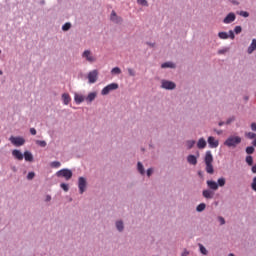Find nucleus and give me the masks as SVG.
<instances>
[{"label":"nucleus","instance_id":"1","mask_svg":"<svg viewBox=\"0 0 256 256\" xmlns=\"http://www.w3.org/2000/svg\"><path fill=\"white\" fill-rule=\"evenodd\" d=\"M204 163H206V172L209 174L214 173V167H213V155L211 151H206V156H204Z\"/></svg>","mask_w":256,"mask_h":256},{"label":"nucleus","instance_id":"2","mask_svg":"<svg viewBox=\"0 0 256 256\" xmlns=\"http://www.w3.org/2000/svg\"><path fill=\"white\" fill-rule=\"evenodd\" d=\"M241 143V138L239 136L236 137H229L224 141V145L228 147H236L238 144Z\"/></svg>","mask_w":256,"mask_h":256},{"label":"nucleus","instance_id":"3","mask_svg":"<svg viewBox=\"0 0 256 256\" xmlns=\"http://www.w3.org/2000/svg\"><path fill=\"white\" fill-rule=\"evenodd\" d=\"M58 177H64L66 180H69L72 178L73 173L69 169H62L56 173Z\"/></svg>","mask_w":256,"mask_h":256},{"label":"nucleus","instance_id":"4","mask_svg":"<svg viewBox=\"0 0 256 256\" xmlns=\"http://www.w3.org/2000/svg\"><path fill=\"white\" fill-rule=\"evenodd\" d=\"M119 88L117 83H112L107 85L101 92L102 95H108L111 91L116 90Z\"/></svg>","mask_w":256,"mask_h":256},{"label":"nucleus","instance_id":"5","mask_svg":"<svg viewBox=\"0 0 256 256\" xmlns=\"http://www.w3.org/2000/svg\"><path fill=\"white\" fill-rule=\"evenodd\" d=\"M10 141L12 144H14L15 146H22L24 143H25V140L24 138L22 137H14V136H11L10 137Z\"/></svg>","mask_w":256,"mask_h":256},{"label":"nucleus","instance_id":"6","mask_svg":"<svg viewBox=\"0 0 256 256\" xmlns=\"http://www.w3.org/2000/svg\"><path fill=\"white\" fill-rule=\"evenodd\" d=\"M82 57L85 58L88 62L93 63L96 61V58L92 55L90 50H85L82 54Z\"/></svg>","mask_w":256,"mask_h":256},{"label":"nucleus","instance_id":"7","mask_svg":"<svg viewBox=\"0 0 256 256\" xmlns=\"http://www.w3.org/2000/svg\"><path fill=\"white\" fill-rule=\"evenodd\" d=\"M86 187H87V181L84 177H80L79 178V191L81 193V195H83L84 191H86Z\"/></svg>","mask_w":256,"mask_h":256},{"label":"nucleus","instance_id":"8","mask_svg":"<svg viewBox=\"0 0 256 256\" xmlns=\"http://www.w3.org/2000/svg\"><path fill=\"white\" fill-rule=\"evenodd\" d=\"M88 79H89V83L93 84L97 81L98 79V71L97 70H93L88 74Z\"/></svg>","mask_w":256,"mask_h":256},{"label":"nucleus","instance_id":"9","mask_svg":"<svg viewBox=\"0 0 256 256\" xmlns=\"http://www.w3.org/2000/svg\"><path fill=\"white\" fill-rule=\"evenodd\" d=\"M208 145L210 146V148H217L219 146V140H217L213 136H210L208 137Z\"/></svg>","mask_w":256,"mask_h":256},{"label":"nucleus","instance_id":"10","mask_svg":"<svg viewBox=\"0 0 256 256\" xmlns=\"http://www.w3.org/2000/svg\"><path fill=\"white\" fill-rule=\"evenodd\" d=\"M162 87L165 88V89H168V90H173V89H175L176 84L174 82H171V81L163 80L162 81Z\"/></svg>","mask_w":256,"mask_h":256},{"label":"nucleus","instance_id":"11","mask_svg":"<svg viewBox=\"0 0 256 256\" xmlns=\"http://www.w3.org/2000/svg\"><path fill=\"white\" fill-rule=\"evenodd\" d=\"M110 19L116 24H119L123 21L121 17L117 16L115 11H112Z\"/></svg>","mask_w":256,"mask_h":256},{"label":"nucleus","instance_id":"12","mask_svg":"<svg viewBox=\"0 0 256 256\" xmlns=\"http://www.w3.org/2000/svg\"><path fill=\"white\" fill-rule=\"evenodd\" d=\"M236 19V16L234 13H230L228 14V16H226V18H224V24H230L232 22H234Z\"/></svg>","mask_w":256,"mask_h":256},{"label":"nucleus","instance_id":"13","mask_svg":"<svg viewBox=\"0 0 256 256\" xmlns=\"http://www.w3.org/2000/svg\"><path fill=\"white\" fill-rule=\"evenodd\" d=\"M206 184H208V187H210V189H212V191H217V189L219 188V185L215 181H212V180H208L206 182Z\"/></svg>","mask_w":256,"mask_h":256},{"label":"nucleus","instance_id":"14","mask_svg":"<svg viewBox=\"0 0 256 256\" xmlns=\"http://www.w3.org/2000/svg\"><path fill=\"white\" fill-rule=\"evenodd\" d=\"M202 195H203V197L205 198V199H213V192L212 191H210V190H204L203 192H202Z\"/></svg>","mask_w":256,"mask_h":256},{"label":"nucleus","instance_id":"15","mask_svg":"<svg viewBox=\"0 0 256 256\" xmlns=\"http://www.w3.org/2000/svg\"><path fill=\"white\" fill-rule=\"evenodd\" d=\"M12 155L18 160H23V154L17 149L12 151Z\"/></svg>","mask_w":256,"mask_h":256},{"label":"nucleus","instance_id":"16","mask_svg":"<svg viewBox=\"0 0 256 256\" xmlns=\"http://www.w3.org/2000/svg\"><path fill=\"white\" fill-rule=\"evenodd\" d=\"M187 161L192 165H196L198 163L197 157L195 155H189L187 157Z\"/></svg>","mask_w":256,"mask_h":256},{"label":"nucleus","instance_id":"17","mask_svg":"<svg viewBox=\"0 0 256 256\" xmlns=\"http://www.w3.org/2000/svg\"><path fill=\"white\" fill-rule=\"evenodd\" d=\"M256 50V39H252V44L248 47V54H252Z\"/></svg>","mask_w":256,"mask_h":256},{"label":"nucleus","instance_id":"18","mask_svg":"<svg viewBox=\"0 0 256 256\" xmlns=\"http://www.w3.org/2000/svg\"><path fill=\"white\" fill-rule=\"evenodd\" d=\"M199 149H204L207 146V142L204 138H200L197 144Z\"/></svg>","mask_w":256,"mask_h":256},{"label":"nucleus","instance_id":"19","mask_svg":"<svg viewBox=\"0 0 256 256\" xmlns=\"http://www.w3.org/2000/svg\"><path fill=\"white\" fill-rule=\"evenodd\" d=\"M74 100L77 104H80L85 100V97L81 94H75Z\"/></svg>","mask_w":256,"mask_h":256},{"label":"nucleus","instance_id":"20","mask_svg":"<svg viewBox=\"0 0 256 256\" xmlns=\"http://www.w3.org/2000/svg\"><path fill=\"white\" fill-rule=\"evenodd\" d=\"M62 99H63V102H64L65 105H68L70 103V101H71V97L67 93H64L62 95Z\"/></svg>","mask_w":256,"mask_h":256},{"label":"nucleus","instance_id":"21","mask_svg":"<svg viewBox=\"0 0 256 256\" xmlns=\"http://www.w3.org/2000/svg\"><path fill=\"white\" fill-rule=\"evenodd\" d=\"M96 96H97V93H96V92H91V93L87 96L86 101L89 102V103H91L93 100H95Z\"/></svg>","mask_w":256,"mask_h":256},{"label":"nucleus","instance_id":"22","mask_svg":"<svg viewBox=\"0 0 256 256\" xmlns=\"http://www.w3.org/2000/svg\"><path fill=\"white\" fill-rule=\"evenodd\" d=\"M24 158L26 161L32 162L33 161V155L29 151H25Z\"/></svg>","mask_w":256,"mask_h":256},{"label":"nucleus","instance_id":"23","mask_svg":"<svg viewBox=\"0 0 256 256\" xmlns=\"http://www.w3.org/2000/svg\"><path fill=\"white\" fill-rule=\"evenodd\" d=\"M205 209H206V204H204V203H200V205H198V207H197V211L199 213H201L202 211H205Z\"/></svg>","mask_w":256,"mask_h":256},{"label":"nucleus","instance_id":"24","mask_svg":"<svg viewBox=\"0 0 256 256\" xmlns=\"http://www.w3.org/2000/svg\"><path fill=\"white\" fill-rule=\"evenodd\" d=\"M116 227H117L118 231H123V229H124L123 222L122 221L116 222Z\"/></svg>","mask_w":256,"mask_h":256},{"label":"nucleus","instance_id":"25","mask_svg":"<svg viewBox=\"0 0 256 256\" xmlns=\"http://www.w3.org/2000/svg\"><path fill=\"white\" fill-rule=\"evenodd\" d=\"M218 37H220V39H228L229 35L226 32H220L218 33Z\"/></svg>","mask_w":256,"mask_h":256},{"label":"nucleus","instance_id":"26","mask_svg":"<svg viewBox=\"0 0 256 256\" xmlns=\"http://www.w3.org/2000/svg\"><path fill=\"white\" fill-rule=\"evenodd\" d=\"M175 65L171 62H166L164 64H162V68H174Z\"/></svg>","mask_w":256,"mask_h":256},{"label":"nucleus","instance_id":"27","mask_svg":"<svg viewBox=\"0 0 256 256\" xmlns=\"http://www.w3.org/2000/svg\"><path fill=\"white\" fill-rule=\"evenodd\" d=\"M225 183H226L225 178L222 177L218 179V187H224Z\"/></svg>","mask_w":256,"mask_h":256},{"label":"nucleus","instance_id":"28","mask_svg":"<svg viewBox=\"0 0 256 256\" xmlns=\"http://www.w3.org/2000/svg\"><path fill=\"white\" fill-rule=\"evenodd\" d=\"M246 163L250 166L253 165V157L251 155L246 156Z\"/></svg>","mask_w":256,"mask_h":256},{"label":"nucleus","instance_id":"29","mask_svg":"<svg viewBox=\"0 0 256 256\" xmlns=\"http://www.w3.org/2000/svg\"><path fill=\"white\" fill-rule=\"evenodd\" d=\"M199 247H200V253L202 255H207L208 251L206 250V248L202 244H199Z\"/></svg>","mask_w":256,"mask_h":256},{"label":"nucleus","instance_id":"30","mask_svg":"<svg viewBox=\"0 0 256 256\" xmlns=\"http://www.w3.org/2000/svg\"><path fill=\"white\" fill-rule=\"evenodd\" d=\"M195 143H196L195 140H189V141H187V147H188V149L193 148L194 145H195Z\"/></svg>","mask_w":256,"mask_h":256},{"label":"nucleus","instance_id":"31","mask_svg":"<svg viewBox=\"0 0 256 256\" xmlns=\"http://www.w3.org/2000/svg\"><path fill=\"white\" fill-rule=\"evenodd\" d=\"M255 152V148L253 146L246 147V153L253 154Z\"/></svg>","mask_w":256,"mask_h":256},{"label":"nucleus","instance_id":"32","mask_svg":"<svg viewBox=\"0 0 256 256\" xmlns=\"http://www.w3.org/2000/svg\"><path fill=\"white\" fill-rule=\"evenodd\" d=\"M111 73L119 75L121 74V69L119 67H115L112 69Z\"/></svg>","mask_w":256,"mask_h":256},{"label":"nucleus","instance_id":"33","mask_svg":"<svg viewBox=\"0 0 256 256\" xmlns=\"http://www.w3.org/2000/svg\"><path fill=\"white\" fill-rule=\"evenodd\" d=\"M246 137H248V139H254L256 138V133L248 132L246 133Z\"/></svg>","mask_w":256,"mask_h":256},{"label":"nucleus","instance_id":"34","mask_svg":"<svg viewBox=\"0 0 256 256\" xmlns=\"http://www.w3.org/2000/svg\"><path fill=\"white\" fill-rule=\"evenodd\" d=\"M137 2H138V4H140V5H142V6H146V7L149 6L147 0H137Z\"/></svg>","mask_w":256,"mask_h":256},{"label":"nucleus","instance_id":"35","mask_svg":"<svg viewBox=\"0 0 256 256\" xmlns=\"http://www.w3.org/2000/svg\"><path fill=\"white\" fill-rule=\"evenodd\" d=\"M61 166V163L59 161H54L51 163V167L53 168H59Z\"/></svg>","mask_w":256,"mask_h":256},{"label":"nucleus","instance_id":"36","mask_svg":"<svg viewBox=\"0 0 256 256\" xmlns=\"http://www.w3.org/2000/svg\"><path fill=\"white\" fill-rule=\"evenodd\" d=\"M138 170L141 174L145 173L144 167L141 162L138 163Z\"/></svg>","mask_w":256,"mask_h":256},{"label":"nucleus","instance_id":"37","mask_svg":"<svg viewBox=\"0 0 256 256\" xmlns=\"http://www.w3.org/2000/svg\"><path fill=\"white\" fill-rule=\"evenodd\" d=\"M36 144H38L41 147H45L47 145V143L45 141H43V140H37Z\"/></svg>","mask_w":256,"mask_h":256},{"label":"nucleus","instance_id":"38","mask_svg":"<svg viewBox=\"0 0 256 256\" xmlns=\"http://www.w3.org/2000/svg\"><path fill=\"white\" fill-rule=\"evenodd\" d=\"M241 32H242V27L241 26H236V28H234V33L240 34Z\"/></svg>","mask_w":256,"mask_h":256},{"label":"nucleus","instance_id":"39","mask_svg":"<svg viewBox=\"0 0 256 256\" xmlns=\"http://www.w3.org/2000/svg\"><path fill=\"white\" fill-rule=\"evenodd\" d=\"M70 28H71V24H70V23H66V24L62 27L63 31H68Z\"/></svg>","mask_w":256,"mask_h":256},{"label":"nucleus","instance_id":"40","mask_svg":"<svg viewBox=\"0 0 256 256\" xmlns=\"http://www.w3.org/2000/svg\"><path fill=\"white\" fill-rule=\"evenodd\" d=\"M252 191H256V177H254V179H252Z\"/></svg>","mask_w":256,"mask_h":256},{"label":"nucleus","instance_id":"41","mask_svg":"<svg viewBox=\"0 0 256 256\" xmlns=\"http://www.w3.org/2000/svg\"><path fill=\"white\" fill-rule=\"evenodd\" d=\"M61 188L64 190V191H69V187H68V185L67 184H65V183H62L61 184Z\"/></svg>","mask_w":256,"mask_h":256},{"label":"nucleus","instance_id":"42","mask_svg":"<svg viewBox=\"0 0 256 256\" xmlns=\"http://www.w3.org/2000/svg\"><path fill=\"white\" fill-rule=\"evenodd\" d=\"M35 177V173L34 172H29V174L27 175V178L29 180L33 179Z\"/></svg>","mask_w":256,"mask_h":256},{"label":"nucleus","instance_id":"43","mask_svg":"<svg viewBox=\"0 0 256 256\" xmlns=\"http://www.w3.org/2000/svg\"><path fill=\"white\" fill-rule=\"evenodd\" d=\"M218 221H220V225H225V219L222 216L218 217Z\"/></svg>","mask_w":256,"mask_h":256},{"label":"nucleus","instance_id":"44","mask_svg":"<svg viewBox=\"0 0 256 256\" xmlns=\"http://www.w3.org/2000/svg\"><path fill=\"white\" fill-rule=\"evenodd\" d=\"M228 34H230L228 37H230V39H235V34L232 30H230V32H228Z\"/></svg>","mask_w":256,"mask_h":256},{"label":"nucleus","instance_id":"45","mask_svg":"<svg viewBox=\"0 0 256 256\" xmlns=\"http://www.w3.org/2000/svg\"><path fill=\"white\" fill-rule=\"evenodd\" d=\"M128 72H129L130 76H135L136 75L135 71L131 68L128 69Z\"/></svg>","mask_w":256,"mask_h":256},{"label":"nucleus","instance_id":"46","mask_svg":"<svg viewBox=\"0 0 256 256\" xmlns=\"http://www.w3.org/2000/svg\"><path fill=\"white\" fill-rule=\"evenodd\" d=\"M240 15H242L243 17H249V13L248 12H245V11H242L240 12Z\"/></svg>","mask_w":256,"mask_h":256},{"label":"nucleus","instance_id":"47","mask_svg":"<svg viewBox=\"0 0 256 256\" xmlns=\"http://www.w3.org/2000/svg\"><path fill=\"white\" fill-rule=\"evenodd\" d=\"M234 120H235V117H230V118H228V120H226V124H230Z\"/></svg>","mask_w":256,"mask_h":256},{"label":"nucleus","instance_id":"48","mask_svg":"<svg viewBox=\"0 0 256 256\" xmlns=\"http://www.w3.org/2000/svg\"><path fill=\"white\" fill-rule=\"evenodd\" d=\"M30 133H31L32 135H36L37 131H36L35 128H31V129H30Z\"/></svg>","mask_w":256,"mask_h":256},{"label":"nucleus","instance_id":"49","mask_svg":"<svg viewBox=\"0 0 256 256\" xmlns=\"http://www.w3.org/2000/svg\"><path fill=\"white\" fill-rule=\"evenodd\" d=\"M250 128H252V131H256V123H252V125H250Z\"/></svg>","mask_w":256,"mask_h":256},{"label":"nucleus","instance_id":"50","mask_svg":"<svg viewBox=\"0 0 256 256\" xmlns=\"http://www.w3.org/2000/svg\"><path fill=\"white\" fill-rule=\"evenodd\" d=\"M152 173H153V169H152V168H150V169L147 170V175H148L149 177L151 176Z\"/></svg>","mask_w":256,"mask_h":256},{"label":"nucleus","instance_id":"51","mask_svg":"<svg viewBox=\"0 0 256 256\" xmlns=\"http://www.w3.org/2000/svg\"><path fill=\"white\" fill-rule=\"evenodd\" d=\"M190 254V252L188 250H184V252L182 253V256H188Z\"/></svg>","mask_w":256,"mask_h":256},{"label":"nucleus","instance_id":"52","mask_svg":"<svg viewBox=\"0 0 256 256\" xmlns=\"http://www.w3.org/2000/svg\"><path fill=\"white\" fill-rule=\"evenodd\" d=\"M252 173H256V164L252 166Z\"/></svg>","mask_w":256,"mask_h":256},{"label":"nucleus","instance_id":"53","mask_svg":"<svg viewBox=\"0 0 256 256\" xmlns=\"http://www.w3.org/2000/svg\"><path fill=\"white\" fill-rule=\"evenodd\" d=\"M226 51L225 50H220L218 51V54H224Z\"/></svg>","mask_w":256,"mask_h":256},{"label":"nucleus","instance_id":"54","mask_svg":"<svg viewBox=\"0 0 256 256\" xmlns=\"http://www.w3.org/2000/svg\"><path fill=\"white\" fill-rule=\"evenodd\" d=\"M252 145H254V147H256V139L254 141H252Z\"/></svg>","mask_w":256,"mask_h":256},{"label":"nucleus","instance_id":"55","mask_svg":"<svg viewBox=\"0 0 256 256\" xmlns=\"http://www.w3.org/2000/svg\"><path fill=\"white\" fill-rule=\"evenodd\" d=\"M46 201H51V196H47Z\"/></svg>","mask_w":256,"mask_h":256},{"label":"nucleus","instance_id":"56","mask_svg":"<svg viewBox=\"0 0 256 256\" xmlns=\"http://www.w3.org/2000/svg\"><path fill=\"white\" fill-rule=\"evenodd\" d=\"M218 125L222 126V125H224V122H220V123H218Z\"/></svg>","mask_w":256,"mask_h":256},{"label":"nucleus","instance_id":"57","mask_svg":"<svg viewBox=\"0 0 256 256\" xmlns=\"http://www.w3.org/2000/svg\"><path fill=\"white\" fill-rule=\"evenodd\" d=\"M228 256H235L234 254H232V253H230V254H228Z\"/></svg>","mask_w":256,"mask_h":256},{"label":"nucleus","instance_id":"58","mask_svg":"<svg viewBox=\"0 0 256 256\" xmlns=\"http://www.w3.org/2000/svg\"><path fill=\"white\" fill-rule=\"evenodd\" d=\"M216 133L221 134V133H222V131H218V132H216Z\"/></svg>","mask_w":256,"mask_h":256},{"label":"nucleus","instance_id":"59","mask_svg":"<svg viewBox=\"0 0 256 256\" xmlns=\"http://www.w3.org/2000/svg\"><path fill=\"white\" fill-rule=\"evenodd\" d=\"M3 74V72L0 70V75H2Z\"/></svg>","mask_w":256,"mask_h":256}]
</instances>
